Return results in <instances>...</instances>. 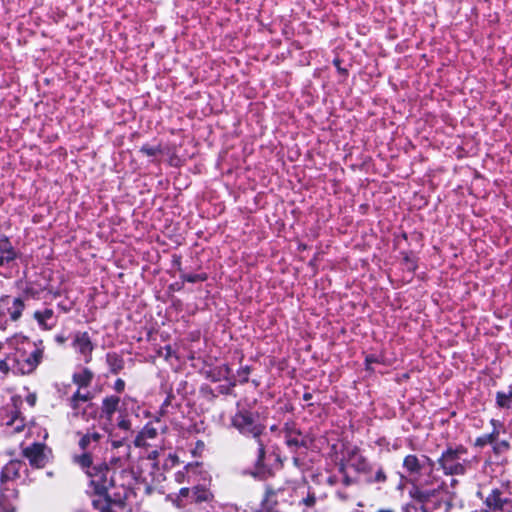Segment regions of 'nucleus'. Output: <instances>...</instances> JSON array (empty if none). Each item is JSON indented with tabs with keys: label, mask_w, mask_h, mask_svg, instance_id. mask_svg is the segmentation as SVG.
Returning <instances> with one entry per match:
<instances>
[{
	"label": "nucleus",
	"mask_w": 512,
	"mask_h": 512,
	"mask_svg": "<svg viewBox=\"0 0 512 512\" xmlns=\"http://www.w3.org/2000/svg\"><path fill=\"white\" fill-rule=\"evenodd\" d=\"M237 408V412L231 417V425L240 434L253 438L257 445L255 467L249 473H244V475L264 479L273 477L271 469L264 465L266 448L270 440L269 435L265 431V425L259 423L251 411L240 408L239 402L237 403Z\"/></svg>",
	"instance_id": "nucleus-1"
},
{
	"label": "nucleus",
	"mask_w": 512,
	"mask_h": 512,
	"mask_svg": "<svg viewBox=\"0 0 512 512\" xmlns=\"http://www.w3.org/2000/svg\"><path fill=\"white\" fill-rule=\"evenodd\" d=\"M94 493L99 497L93 499V505L101 512H111V506L121 507L128 495V489L117 482H90Z\"/></svg>",
	"instance_id": "nucleus-2"
},
{
	"label": "nucleus",
	"mask_w": 512,
	"mask_h": 512,
	"mask_svg": "<svg viewBox=\"0 0 512 512\" xmlns=\"http://www.w3.org/2000/svg\"><path fill=\"white\" fill-rule=\"evenodd\" d=\"M467 450L462 445L447 448L438 459V464L447 476L463 475L466 460L462 458Z\"/></svg>",
	"instance_id": "nucleus-3"
},
{
	"label": "nucleus",
	"mask_w": 512,
	"mask_h": 512,
	"mask_svg": "<svg viewBox=\"0 0 512 512\" xmlns=\"http://www.w3.org/2000/svg\"><path fill=\"white\" fill-rule=\"evenodd\" d=\"M25 309L21 297L2 295L0 297V330H6L10 322H17Z\"/></svg>",
	"instance_id": "nucleus-4"
},
{
	"label": "nucleus",
	"mask_w": 512,
	"mask_h": 512,
	"mask_svg": "<svg viewBox=\"0 0 512 512\" xmlns=\"http://www.w3.org/2000/svg\"><path fill=\"white\" fill-rule=\"evenodd\" d=\"M34 349L28 354L21 355L16 360V372L26 375L35 371L44 357V344L42 340L33 343Z\"/></svg>",
	"instance_id": "nucleus-5"
},
{
	"label": "nucleus",
	"mask_w": 512,
	"mask_h": 512,
	"mask_svg": "<svg viewBox=\"0 0 512 512\" xmlns=\"http://www.w3.org/2000/svg\"><path fill=\"white\" fill-rule=\"evenodd\" d=\"M19 253L12 245L8 237L2 236L0 238V275L9 278L11 277V270L17 266L16 260Z\"/></svg>",
	"instance_id": "nucleus-6"
},
{
	"label": "nucleus",
	"mask_w": 512,
	"mask_h": 512,
	"mask_svg": "<svg viewBox=\"0 0 512 512\" xmlns=\"http://www.w3.org/2000/svg\"><path fill=\"white\" fill-rule=\"evenodd\" d=\"M213 494L206 485L197 484L191 488H182L178 495V506H185L188 503L210 502Z\"/></svg>",
	"instance_id": "nucleus-7"
},
{
	"label": "nucleus",
	"mask_w": 512,
	"mask_h": 512,
	"mask_svg": "<svg viewBox=\"0 0 512 512\" xmlns=\"http://www.w3.org/2000/svg\"><path fill=\"white\" fill-rule=\"evenodd\" d=\"M74 460L83 470H85L88 477H99V480H107V473L109 471L107 464L100 463L99 465L92 466V458L88 453L75 456Z\"/></svg>",
	"instance_id": "nucleus-8"
},
{
	"label": "nucleus",
	"mask_w": 512,
	"mask_h": 512,
	"mask_svg": "<svg viewBox=\"0 0 512 512\" xmlns=\"http://www.w3.org/2000/svg\"><path fill=\"white\" fill-rule=\"evenodd\" d=\"M438 491V489L430 487L428 482H411L408 488L410 497L422 504L436 497Z\"/></svg>",
	"instance_id": "nucleus-9"
},
{
	"label": "nucleus",
	"mask_w": 512,
	"mask_h": 512,
	"mask_svg": "<svg viewBox=\"0 0 512 512\" xmlns=\"http://www.w3.org/2000/svg\"><path fill=\"white\" fill-rule=\"evenodd\" d=\"M72 346L77 353L82 355L85 363L92 360V352L95 348L87 332H76L73 337Z\"/></svg>",
	"instance_id": "nucleus-10"
},
{
	"label": "nucleus",
	"mask_w": 512,
	"mask_h": 512,
	"mask_svg": "<svg viewBox=\"0 0 512 512\" xmlns=\"http://www.w3.org/2000/svg\"><path fill=\"white\" fill-rule=\"evenodd\" d=\"M94 395L90 391L82 392L76 390L69 398H67V405L72 410V416L78 418L80 415L85 414V410L81 409L82 402H88L93 399Z\"/></svg>",
	"instance_id": "nucleus-11"
},
{
	"label": "nucleus",
	"mask_w": 512,
	"mask_h": 512,
	"mask_svg": "<svg viewBox=\"0 0 512 512\" xmlns=\"http://www.w3.org/2000/svg\"><path fill=\"white\" fill-rule=\"evenodd\" d=\"M486 505L491 509H498L504 512H509L512 509V503L505 497H502V492L498 489H492L485 498Z\"/></svg>",
	"instance_id": "nucleus-12"
},
{
	"label": "nucleus",
	"mask_w": 512,
	"mask_h": 512,
	"mask_svg": "<svg viewBox=\"0 0 512 512\" xmlns=\"http://www.w3.org/2000/svg\"><path fill=\"white\" fill-rule=\"evenodd\" d=\"M33 318L43 330H51L57 325V316L51 308L36 310Z\"/></svg>",
	"instance_id": "nucleus-13"
},
{
	"label": "nucleus",
	"mask_w": 512,
	"mask_h": 512,
	"mask_svg": "<svg viewBox=\"0 0 512 512\" xmlns=\"http://www.w3.org/2000/svg\"><path fill=\"white\" fill-rule=\"evenodd\" d=\"M27 471L26 464L20 461H10L1 471L0 480H16L23 477Z\"/></svg>",
	"instance_id": "nucleus-14"
},
{
	"label": "nucleus",
	"mask_w": 512,
	"mask_h": 512,
	"mask_svg": "<svg viewBox=\"0 0 512 512\" xmlns=\"http://www.w3.org/2000/svg\"><path fill=\"white\" fill-rule=\"evenodd\" d=\"M430 462L431 460L426 456H422L420 459L416 455H407L403 461V468L410 475H420L422 469L425 468L426 463L430 464Z\"/></svg>",
	"instance_id": "nucleus-15"
},
{
	"label": "nucleus",
	"mask_w": 512,
	"mask_h": 512,
	"mask_svg": "<svg viewBox=\"0 0 512 512\" xmlns=\"http://www.w3.org/2000/svg\"><path fill=\"white\" fill-rule=\"evenodd\" d=\"M120 398L115 395L106 396L102 399L100 417L111 423L113 415L118 410Z\"/></svg>",
	"instance_id": "nucleus-16"
},
{
	"label": "nucleus",
	"mask_w": 512,
	"mask_h": 512,
	"mask_svg": "<svg viewBox=\"0 0 512 512\" xmlns=\"http://www.w3.org/2000/svg\"><path fill=\"white\" fill-rule=\"evenodd\" d=\"M24 456L30 463L36 467H40L44 463V445L40 443H33L24 449Z\"/></svg>",
	"instance_id": "nucleus-17"
},
{
	"label": "nucleus",
	"mask_w": 512,
	"mask_h": 512,
	"mask_svg": "<svg viewBox=\"0 0 512 512\" xmlns=\"http://www.w3.org/2000/svg\"><path fill=\"white\" fill-rule=\"evenodd\" d=\"M13 484L14 482H0V508L5 512H14V509L7 508L10 500L17 497V490Z\"/></svg>",
	"instance_id": "nucleus-18"
},
{
	"label": "nucleus",
	"mask_w": 512,
	"mask_h": 512,
	"mask_svg": "<svg viewBox=\"0 0 512 512\" xmlns=\"http://www.w3.org/2000/svg\"><path fill=\"white\" fill-rule=\"evenodd\" d=\"M285 444L292 451L295 452L299 448H308L310 440L308 436L303 435L302 432H289L287 436H285Z\"/></svg>",
	"instance_id": "nucleus-19"
},
{
	"label": "nucleus",
	"mask_w": 512,
	"mask_h": 512,
	"mask_svg": "<svg viewBox=\"0 0 512 512\" xmlns=\"http://www.w3.org/2000/svg\"><path fill=\"white\" fill-rule=\"evenodd\" d=\"M94 379V373L86 367L81 368L80 371L74 372L72 375V382L77 385V390L82 391L88 388Z\"/></svg>",
	"instance_id": "nucleus-20"
},
{
	"label": "nucleus",
	"mask_w": 512,
	"mask_h": 512,
	"mask_svg": "<svg viewBox=\"0 0 512 512\" xmlns=\"http://www.w3.org/2000/svg\"><path fill=\"white\" fill-rule=\"evenodd\" d=\"M157 436V429L150 424L145 425L142 430L136 435L134 445L136 447H145L147 439H154Z\"/></svg>",
	"instance_id": "nucleus-21"
},
{
	"label": "nucleus",
	"mask_w": 512,
	"mask_h": 512,
	"mask_svg": "<svg viewBox=\"0 0 512 512\" xmlns=\"http://www.w3.org/2000/svg\"><path fill=\"white\" fill-rule=\"evenodd\" d=\"M106 362L113 374L119 373L124 368L123 358L115 352L107 353Z\"/></svg>",
	"instance_id": "nucleus-22"
},
{
	"label": "nucleus",
	"mask_w": 512,
	"mask_h": 512,
	"mask_svg": "<svg viewBox=\"0 0 512 512\" xmlns=\"http://www.w3.org/2000/svg\"><path fill=\"white\" fill-rule=\"evenodd\" d=\"M108 438L111 443V446L114 449H118V448L126 446L127 451L129 450L130 446L127 444L129 436L124 435V434L118 435L113 430H111V431H109Z\"/></svg>",
	"instance_id": "nucleus-23"
},
{
	"label": "nucleus",
	"mask_w": 512,
	"mask_h": 512,
	"mask_svg": "<svg viewBox=\"0 0 512 512\" xmlns=\"http://www.w3.org/2000/svg\"><path fill=\"white\" fill-rule=\"evenodd\" d=\"M348 454H349V457L351 460L352 459H355V461L357 460V462L353 464L356 467L357 471L365 473L369 470L368 462L364 458H362L360 455H358L357 447H353L351 449V451L348 452Z\"/></svg>",
	"instance_id": "nucleus-24"
},
{
	"label": "nucleus",
	"mask_w": 512,
	"mask_h": 512,
	"mask_svg": "<svg viewBox=\"0 0 512 512\" xmlns=\"http://www.w3.org/2000/svg\"><path fill=\"white\" fill-rule=\"evenodd\" d=\"M496 404L500 408L510 409V407H512V389L508 392H497Z\"/></svg>",
	"instance_id": "nucleus-25"
},
{
	"label": "nucleus",
	"mask_w": 512,
	"mask_h": 512,
	"mask_svg": "<svg viewBox=\"0 0 512 512\" xmlns=\"http://www.w3.org/2000/svg\"><path fill=\"white\" fill-rule=\"evenodd\" d=\"M274 495L275 492L270 488H267L265 498L262 501V506L265 512H280L278 509L274 507L276 505V501L273 500Z\"/></svg>",
	"instance_id": "nucleus-26"
},
{
	"label": "nucleus",
	"mask_w": 512,
	"mask_h": 512,
	"mask_svg": "<svg viewBox=\"0 0 512 512\" xmlns=\"http://www.w3.org/2000/svg\"><path fill=\"white\" fill-rule=\"evenodd\" d=\"M6 424H7V426H12L14 429V432H16V433L23 431V429L25 427L24 419L19 416L18 411L13 412L10 420H8Z\"/></svg>",
	"instance_id": "nucleus-27"
},
{
	"label": "nucleus",
	"mask_w": 512,
	"mask_h": 512,
	"mask_svg": "<svg viewBox=\"0 0 512 512\" xmlns=\"http://www.w3.org/2000/svg\"><path fill=\"white\" fill-rule=\"evenodd\" d=\"M180 279L183 282H189V283H197V282H203L207 279V275L205 273L201 274H188L182 271L179 275Z\"/></svg>",
	"instance_id": "nucleus-28"
},
{
	"label": "nucleus",
	"mask_w": 512,
	"mask_h": 512,
	"mask_svg": "<svg viewBox=\"0 0 512 512\" xmlns=\"http://www.w3.org/2000/svg\"><path fill=\"white\" fill-rule=\"evenodd\" d=\"M101 435L98 432L87 433L79 441V446L85 450L91 442H98Z\"/></svg>",
	"instance_id": "nucleus-29"
},
{
	"label": "nucleus",
	"mask_w": 512,
	"mask_h": 512,
	"mask_svg": "<svg viewBox=\"0 0 512 512\" xmlns=\"http://www.w3.org/2000/svg\"><path fill=\"white\" fill-rule=\"evenodd\" d=\"M117 427L124 435L129 436L131 432V421L124 415L118 417Z\"/></svg>",
	"instance_id": "nucleus-30"
},
{
	"label": "nucleus",
	"mask_w": 512,
	"mask_h": 512,
	"mask_svg": "<svg viewBox=\"0 0 512 512\" xmlns=\"http://www.w3.org/2000/svg\"><path fill=\"white\" fill-rule=\"evenodd\" d=\"M140 152H142L143 154H145L149 157H153V156H156V155L162 153V149H161L160 145L150 146L148 144H145L140 148Z\"/></svg>",
	"instance_id": "nucleus-31"
},
{
	"label": "nucleus",
	"mask_w": 512,
	"mask_h": 512,
	"mask_svg": "<svg viewBox=\"0 0 512 512\" xmlns=\"http://www.w3.org/2000/svg\"><path fill=\"white\" fill-rule=\"evenodd\" d=\"M510 449V443L507 440L496 441L493 444L495 454H503Z\"/></svg>",
	"instance_id": "nucleus-32"
},
{
	"label": "nucleus",
	"mask_w": 512,
	"mask_h": 512,
	"mask_svg": "<svg viewBox=\"0 0 512 512\" xmlns=\"http://www.w3.org/2000/svg\"><path fill=\"white\" fill-rule=\"evenodd\" d=\"M488 444H494L491 440V436H489L488 434H484L477 437L474 442V446L478 448H483Z\"/></svg>",
	"instance_id": "nucleus-33"
},
{
	"label": "nucleus",
	"mask_w": 512,
	"mask_h": 512,
	"mask_svg": "<svg viewBox=\"0 0 512 512\" xmlns=\"http://www.w3.org/2000/svg\"><path fill=\"white\" fill-rule=\"evenodd\" d=\"M251 372V369L249 366H245V367H242L240 368L238 371H237V376L239 377V382L240 383H246L248 382L249 380V374Z\"/></svg>",
	"instance_id": "nucleus-34"
},
{
	"label": "nucleus",
	"mask_w": 512,
	"mask_h": 512,
	"mask_svg": "<svg viewBox=\"0 0 512 512\" xmlns=\"http://www.w3.org/2000/svg\"><path fill=\"white\" fill-rule=\"evenodd\" d=\"M284 437L289 434V432H300L298 428L294 424L286 423L282 430Z\"/></svg>",
	"instance_id": "nucleus-35"
},
{
	"label": "nucleus",
	"mask_w": 512,
	"mask_h": 512,
	"mask_svg": "<svg viewBox=\"0 0 512 512\" xmlns=\"http://www.w3.org/2000/svg\"><path fill=\"white\" fill-rule=\"evenodd\" d=\"M125 388V382L121 378H118L114 383V390L118 393L123 392Z\"/></svg>",
	"instance_id": "nucleus-36"
},
{
	"label": "nucleus",
	"mask_w": 512,
	"mask_h": 512,
	"mask_svg": "<svg viewBox=\"0 0 512 512\" xmlns=\"http://www.w3.org/2000/svg\"><path fill=\"white\" fill-rule=\"evenodd\" d=\"M0 371L7 374L10 371V367L6 360H0Z\"/></svg>",
	"instance_id": "nucleus-37"
},
{
	"label": "nucleus",
	"mask_w": 512,
	"mask_h": 512,
	"mask_svg": "<svg viewBox=\"0 0 512 512\" xmlns=\"http://www.w3.org/2000/svg\"><path fill=\"white\" fill-rule=\"evenodd\" d=\"M402 512H419V508L412 504H407L403 507Z\"/></svg>",
	"instance_id": "nucleus-38"
},
{
	"label": "nucleus",
	"mask_w": 512,
	"mask_h": 512,
	"mask_svg": "<svg viewBox=\"0 0 512 512\" xmlns=\"http://www.w3.org/2000/svg\"><path fill=\"white\" fill-rule=\"evenodd\" d=\"M315 496L314 495H308L307 498L303 499V503L307 506H313L315 503Z\"/></svg>",
	"instance_id": "nucleus-39"
},
{
	"label": "nucleus",
	"mask_w": 512,
	"mask_h": 512,
	"mask_svg": "<svg viewBox=\"0 0 512 512\" xmlns=\"http://www.w3.org/2000/svg\"><path fill=\"white\" fill-rule=\"evenodd\" d=\"M488 435L491 436L492 442L495 443L499 437V430L493 429V431L491 433H489Z\"/></svg>",
	"instance_id": "nucleus-40"
},
{
	"label": "nucleus",
	"mask_w": 512,
	"mask_h": 512,
	"mask_svg": "<svg viewBox=\"0 0 512 512\" xmlns=\"http://www.w3.org/2000/svg\"><path fill=\"white\" fill-rule=\"evenodd\" d=\"M386 476L381 468L376 471L375 480H385Z\"/></svg>",
	"instance_id": "nucleus-41"
},
{
	"label": "nucleus",
	"mask_w": 512,
	"mask_h": 512,
	"mask_svg": "<svg viewBox=\"0 0 512 512\" xmlns=\"http://www.w3.org/2000/svg\"><path fill=\"white\" fill-rule=\"evenodd\" d=\"M225 379L229 380V388H233L236 386L237 380L234 375L230 378L228 376H225Z\"/></svg>",
	"instance_id": "nucleus-42"
},
{
	"label": "nucleus",
	"mask_w": 512,
	"mask_h": 512,
	"mask_svg": "<svg viewBox=\"0 0 512 512\" xmlns=\"http://www.w3.org/2000/svg\"><path fill=\"white\" fill-rule=\"evenodd\" d=\"M164 350H165V354H162L166 359H168L169 357H171L172 355V348L171 346L167 345L164 347Z\"/></svg>",
	"instance_id": "nucleus-43"
},
{
	"label": "nucleus",
	"mask_w": 512,
	"mask_h": 512,
	"mask_svg": "<svg viewBox=\"0 0 512 512\" xmlns=\"http://www.w3.org/2000/svg\"><path fill=\"white\" fill-rule=\"evenodd\" d=\"M174 264L177 266L179 273H181L183 270L181 268V257H174Z\"/></svg>",
	"instance_id": "nucleus-44"
},
{
	"label": "nucleus",
	"mask_w": 512,
	"mask_h": 512,
	"mask_svg": "<svg viewBox=\"0 0 512 512\" xmlns=\"http://www.w3.org/2000/svg\"><path fill=\"white\" fill-rule=\"evenodd\" d=\"M490 424L493 426V429H498V427L502 426L501 422L496 419H491Z\"/></svg>",
	"instance_id": "nucleus-45"
},
{
	"label": "nucleus",
	"mask_w": 512,
	"mask_h": 512,
	"mask_svg": "<svg viewBox=\"0 0 512 512\" xmlns=\"http://www.w3.org/2000/svg\"><path fill=\"white\" fill-rule=\"evenodd\" d=\"M374 362H377V359L374 355H369L366 357V363L367 364H371V363H374Z\"/></svg>",
	"instance_id": "nucleus-46"
},
{
	"label": "nucleus",
	"mask_w": 512,
	"mask_h": 512,
	"mask_svg": "<svg viewBox=\"0 0 512 512\" xmlns=\"http://www.w3.org/2000/svg\"><path fill=\"white\" fill-rule=\"evenodd\" d=\"M35 401H36V396L35 395H29L27 397V402L30 404V405H34L35 404Z\"/></svg>",
	"instance_id": "nucleus-47"
},
{
	"label": "nucleus",
	"mask_w": 512,
	"mask_h": 512,
	"mask_svg": "<svg viewBox=\"0 0 512 512\" xmlns=\"http://www.w3.org/2000/svg\"><path fill=\"white\" fill-rule=\"evenodd\" d=\"M170 398H171V397H170V396H168V397L165 399V401L163 402L162 407H161L162 409H163L164 407H167L168 405H170V403H171V399H170Z\"/></svg>",
	"instance_id": "nucleus-48"
},
{
	"label": "nucleus",
	"mask_w": 512,
	"mask_h": 512,
	"mask_svg": "<svg viewBox=\"0 0 512 512\" xmlns=\"http://www.w3.org/2000/svg\"><path fill=\"white\" fill-rule=\"evenodd\" d=\"M56 341L62 344L65 342V338L63 336L58 335L56 336Z\"/></svg>",
	"instance_id": "nucleus-49"
},
{
	"label": "nucleus",
	"mask_w": 512,
	"mask_h": 512,
	"mask_svg": "<svg viewBox=\"0 0 512 512\" xmlns=\"http://www.w3.org/2000/svg\"><path fill=\"white\" fill-rule=\"evenodd\" d=\"M311 398H312V395H311L310 393H305V394L303 395V399H304L305 401H309Z\"/></svg>",
	"instance_id": "nucleus-50"
},
{
	"label": "nucleus",
	"mask_w": 512,
	"mask_h": 512,
	"mask_svg": "<svg viewBox=\"0 0 512 512\" xmlns=\"http://www.w3.org/2000/svg\"><path fill=\"white\" fill-rule=\"evenodd\" d=\"M225 372H226L227 374H230L231 370H230V368H229L228 366H225Z\"/></svg>",
	"instance_id": "nucleus-51"
},
{
	"label": "nucleus",
	"mask_w": 512,
	"mask_h": 512,
	"mask_svg": "<svg viewBox=\"0 0 512 512\" xmlns=\"http://www.w3.org/2000/svg\"><path fill=\"white\" fill-rule=\"evenodd\" d=\"M293 460H294V463H295L296 465H298V461H299V459H298V458H296V457H294V459H293Z\"/></svg>",
	"instance_id": "nucleus-52"
},
{
	"label": "nucleus",
	"mask_w": 512,
	"mask_h": 512,
	"mask_svg": "<svg viewBox=\"0 0 512 512\" xmlns=\"http://www.w3.org/2000/svg\"><path fill=\"white\" fill-rule=\"evenodd\" d=\"M404 488H405V487H404V485H403V484H400V485H399V487H398V489H400V490H402V489H404Z\"/></svg>",
	"instance_id": "nucleus-53"
},
{
	"label": "nucleus",
	"mask_w": 512,
	"mask_h": 512,
	"mask_svg": "<svg viewBox=\"0 0 512 512\" xmlns=\"http://www.w3.org/2000/svg\"><path fill=\"white\" fill-rule=\"evenodd\" d=\"M478 495H479L480 497H483V491H479V492H478Z\"/></svg>",
	"instance_id": "nucleus-54"
},
{
	"label": "nucleus",
	"mask_w": 512,
	"mask_h": 512,
	"mask_svg": "<svg viewBox=\"0 0 512 512\" xmlns=\"http://www.w3.org/2000/svg\"><path fill=\"white\" fill-rule=\"evenodd\" d=\"M254 512H265L264 508L262 507V510H256Z\"/></svg>",
	"instance_id": "nucleus-55"
},
{
	"label": "nucleus",
	"mask_w": 512,
	"mask_h": 512,
	"mask_svg": "<svg viewBox=\"0 0 512 512\" xmlns=\"http://www.w3.org/2000/svg\"><path fill=\"white\" fill-rule=\"evenodd\" d=\"M230 388L224 389V392L229 393Z\"/></svg>",
	"instance_id": "nucleus-56"
},
{
	"label": "nucleus",
	"mask_w": 512,
	"mask_h": 512,
	"mask_svg": "<svg viewBox=\"0 0 512 512\" xmlns=\"http://www.w3.org/2000/svg\"><path fill=\"white\" fill-rule=\"evenodd\" d=\"M380 512H393L391 510H383V511H380Z\"/></svg>",
	"instance_id": "nucleus-57"
}]
</instances>
